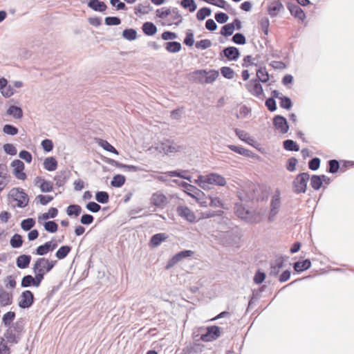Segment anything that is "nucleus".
I'll return each mask as SVG.
<instances>
[{"mask_svg":"<svg viewBox=\"0 0 354 354\" xmlns=\"http://www.w3.org/2000/svg\"><path fill=\"white\" fill-rule=\"evenodd\" d=\"M57 263L56 260L53 261L44 257H39L33 264L32 272L43 281L45 275L52 270Z\"/></svg>","mask_w":354,"mask_h":354,"instance_id":"f257e3e1","label":"nucleus"},{"mask_svg":"<svg viewBox=\"0 0 354 354\" xmlns=\"http://www.w3.org/2000/svg\"><path fill=\"white\" fill-rule=\"evenodd\" d=\"M218 76V72L216 70L207 71L205 69L196 70L190 74V79L199 84H212Z\"/></svg>","mask_w":354,"mask_h":354,"instance_id":"f03ea898","label":"nucleus"},{"mask_svg":"<svg viewBox=\"0 0 354 354\" xmlns=\"http://www.w3.org/2000/svg\"><path fill=\"white\" fill-rule=\"evenodd\" d=\"M310 179L308 172L297 174L292 183V192L296 194H304L307 189V184Z\"/></svg>","mask_w":354,"mask_h":354,"instance_id":"7ed1b4c3","label":"nucleus"},{"mask_svg":"<svg viewBox=\"0 0 354 354\" xmlns=\"http://www.w3.org/2000/svg\"><path fill=\"white\" fill-rule=\"evenodd\" d=\"M9 198L17 201V206L19 208L26 207L29 202L28 194L24 192L22 188L14 187L10 189L8 195Z\"/></svg>","mask_w":354,"mask_h":354,"instance_id":"20e7f679","label":"nucleus"},{"mask_svg":"<svg viewBox=\"0 0 354 354\" xmlns=\"http://www.w3.org/2000/svg\"><path fill=\"white\" fill-rule=\"evenodd\" d=\"M234 212L235 214L242 220H244L248 223H257V216L254 213L246 209L241 203H236L234 205Z\"/></svg>","mask_w":354,"mask_h":354,"instance_id":"39448f33","label":"nucleus"},{"mask_svg":"<svg viewBox=\"0 0 354 354\" xmlns=\"http://www.w3.org/2000/svg\"><path fill=\"white\" fill-rule=\"evenodd\" d=\"M155 149L160 153H164L166 155H169L170 153L183 151L184 149V147L178 145L173 141L167 140L165 142L158 144Z\"/></svg>","mask_w":354,"mask_h":354,"instance_id":"423d86ee","label":"nucleus"},{"mask_svg":"<svg viewBox=\"0 0 354 354\" xmlns=\"http://www.w3.org/2000/svg\"><path fill=\"white\" fill-rule=\"evenodd\" d=\"M199 180L203 183H209V185H215L218 186H225L226 185L225 178L216 173H211L205 176L200 175Z\"/></svg>","mask_w":354,"mask_h":354,"instance_id":"0eeeda50","label":"nucleus"},{"mask_svg":"<svg viewBox=\"0 0 354 354\" xmlns=\"http://www.w3.org/2000/svg\"><path fill=\"white\" fill-rule=\"evenodd\" d=\"M34 301L35 297L33 293L28 290H24L20 295L18 306L22 309L29 308L32 306Z\"/></svg>","mask_w":354,"mask_h":354,"instance_id":"6e6552de","label":"nucleus"},{"mask_svg":"<svg viewBox=\"0 0 354 354\" xmlns=\"http://www.w3.org/2000/svg\"><path fill=\"white\" fill-rule=\"evenodd\" d=\"M206 330V333L201 336L203 342H212L221 336V328L217 326H207Z\"/></svg>","mask_w":354,"mask_h":354,"instance_id":"1a4fd4ad","label":"nucleus"},{"mask_svg":"<svg viewBox=\"0 0 354 354\" xmlns=\"http://www.w3.org/2000/svg\"><path fill=\"white\" fill-rule=\"evenodd\" d=\"M194 254V252L192 250H185L176 253L174 256H173L167 262L165 268L167 270L170 269L174 267L176 264H177L179 261L183 260V259L192 257Z\"/></svg>","mask_w":354,"mask_h":354,"instance_id":"9d476101","label":"nucleus"},{"mask_svg":"<svg viewBox=\"0 0 354 354\" xmlns=\"http://www.w3.org/2000/svg\"><path fill=\"white\" fill-rule=\"evenodd\" d=\"M11 167H13V174L17 179L21 180L26 179L27 176L24 172L25 165L21 160L18 159L14 160L11 162Z\"/></svg>","mask_w":354,"mask_h":354,"instance_id":"9b49d317","label":"nucleus"},{"mask_svg":"<svg viewBox=\"0 0 354 354\" xmlns=\"http://www.w3.org/2000/svg\"><path fill=\"white\" fill-rule=\"evenodd\" d=\"M245 86L249 93L256 97H259L263 94V87L260 84L259 80H250L245 84Z\"/></svg>","mask_w":354,"mask_h":354,"instance_id":"f8f14e48","label":"nucleus"},{"mask_svg":"<svg viewBox=\"0 0 354 354\" xmlns=\"http://www.w3.org/2000/svg\"><path fill=\"white\" fill-rule=\"evenodd\" d=\"M273 125L281 133H286L289 130V126L285 117L277 115L273 118Z\"/></svg>","mask_w":354,"mask_h":354,"instance_id":"ddd939ff","label":"nucleus"},{"mask_svg":"<svg viewBox=\"0 0 354 354\" xmlns=\"http://www.w3.org/2000/svg\"><path fill=\"white\" fill-rule=\"evenodd\" d=\"M177 214L183 218L189 223H193L196 220L194 213L187 206L178 205L176 208Z\"/></svg>","mask_w":354,"mask_h":354,"instance_id":"4468645a","label":"nucleus"},{"mask_svg":"<svg viewBox=\"0 0 354 354\" xmlns=\"http://www.w3.org/2000/svg\"><path fill=\"white\" fill-rule=\"evenodd\" d=\"M41 281V279L36 274H35V277L27 274L21 279V286L22 288H28L30 286L39 287Z\"/></svg>","mask_w":354,"mask_h":354,"instance_id":"2eb2a0df","label":"nucleus"},{"mask_svg":"<svg viewBox=\"0 0 354 354\" xmlns=\"http://www.w3.org/2000/svg\"><path fill=\"white\" fill-rule=\"evenodd\" d=\"M180 185L185 189V192L189 196L194 198L201 199V196H205L204 193L199 189L186 182H180Z\"/></svg>","mask_w":354,"mask_h":354,"instance_id":"dca6fc26","label":"nucleus"},{"mask_svg":"<svg viewBox=\"0 0 354 354\" xmlns=\"http://www.w3.org/2000/svg\"><path fill=\"white\" fill-rule=\"evenodd\" d=\"M287 8L290 11L292 16L304 21L306 19V14L301 7L296 3L288 2L287 3Z\"/></svg>","mask_w":354,"mask_h":354,"instance_id":"f3484780","label":"nucleus"},{"mask_svg":"<svg viewBox=\"0 0 354 354\" xmlns=\"http://www.w3.org/2000/svg\"><path fill=\"white\" fill-rule=\"evenodd\" d=\"M283 10L284 7L280 0H274L268 5V13L271 17H277Z\"/></svg>","mask_w":354,"mask_h":354,"instance_id":"a211bd4d","label":"nucleus"},{"mask_svg":"<svg viewBox=\"0 0 354 354\" xmlns=\"http://www.w3.org/2000/svg\"><path fill=\"white\" fill-rule=\"evenodd\" d=\"M221 55L225 57L229 61H236L241 54L236 47L228 46L221 51Z\"/></svg>","mask_w":354,"mask_h":354,"instance_id":"6ab92c4d","label":"nucleus"},{"mask_svg":"<svg viewBox=\"0 0 354 354\" xmlns=\"http://www.w3.org/2000/svg\"><path fill=\"white\" fill-rule=\"evenodd\" d=\"M285 259L283 257H277L274 261L270 263V275L276 277L280 270L284 266Z\"/></svg>","mask_w":354,"mask_h":354,"instance_id":"aec40b11","label":"nucleus"},{"mask_svg":"<svg viewBox=\"0 0 354 354\" xmlns=\"http://www.w3.org/2000/svg\"><path fill=\"white\" fill-rule=\"evenodd\" d=\"M71 176V172L69 170L65 169L58 172L54 177L57 187L64 186Z\"/></svg>","mask_w":354,"mask_h":354,"instance_id":"412c9836","label":"nucleus"},{"mask_svg":"<svg viewBox=\"0 0 354 354\" xmlns=\"http://www.w3.org/2000/svg\"><path fill=\"white\" fill-rule=\"evenodd\" d=\"M12 293L8 292L0 286V307H5L12 304Z\"/></svg>","mask_w":354,"mask_h":354,"instance_id":"4be33fe9","label":"nucleus"},{"mask_svg":"<svg viewBox=\"0 0 354 354\" xmlns=\"http://www.w3.org/2000/svg\"><path fill=\"white\" fill-rule=\"evenodd\" d=\"M169 236L166 233H158L153 235L149 241V247L154 248L158 247L163 241L168 239Z\"/></svg>","mask_w":354,"mask_h":354,"instance_id":"5701e85b","label":"nucleus"},{"mask_svg":"<svg viewBox=\"0 0 354 354\" xmlns=\"http://www.w3.org/2000/svg\"><path fill=\"white\" fill-rule=\"evenodd\" d=\"M167 202V197L160 192L153 193L151 197V203L158 207H162Z\"/></svg>","mask_w":354,"mask_h":354,"instance_id":"b1692460","label":"nucleus"},{"mask_svg":"<svg viewBox=\"0 0 354 354\" xmlns=\"http://www.w3.org/2000/svg\"><path fill=\"white\" fill-rule=\"evenodd\" d=\"M108 162L113 166H115L120 169H124L127 171L136 172L141 170L139 167L130 165H125L113 159H109Z\"/></svg>","mask_w":354,"mask_h":354,"instance_id":"393cba45","label":"nucleus"},{"mask_svg":"<svg viewBox=\"0 0 354 354\" xmlns=\"http://www.w3.org/2000/svg\"><path fill=\"white\" fill-rule=\"evenodd\" d=\"M88 6L96 12H103L106 8V4L100 0H89L88 2Z\"/></svg>","mask_w":354,"mask_h":354,"instance_id":"a878e982","label":"nucleus"},{"mask_svg":"<svg viewBox=\"0 0 354 354\" xmlns=\"http://www.w3.org/2000/svg\"><path fill=\"white\" fill-rule=\"evenodd\" d=\"M31 261V256L28 254H21L17 258V266L21 269L28 268Z\"/></svg>","mask_w":354,"mask_h":354,"instance_id":"bb28decb","label":"nucleus"},{"mask_svg":"<svg viewBox=\"0 0 354 354\" xmlns=\"http://www.w3.org/2000/svg\"><path fill=\"white\" fill-rule=\"evenodd\" d=\"M142 30L147 36L154 35L158 30L156 26L150 21L145 22L142 26Z\"/></svg>","mask_w":354,"mask_h":354,"instance_id":"cd10ccee","label":"nucleus"},{"mask_svg":"<svg viewBox=\"0 0 354 354\" xmlns=\"http://www.w3.org/2000/svg\"><path fill=\"white\" fill-rule=\"evenodd\" d=\"M311 266V262L309 259H305L302 261H297L293 263V268L297 272H301L309 269Z\"/></svg>","mask_w":354,"mask_h":354,"instance_id":"c85d7f7f","label":"nucleus"},{"mask_svg":"<svg viewBox=\"0 0 354 354\" xmlns=\"http://www.w3.org/2000/svg\"><path fill=\"white\" fill-rule=\"evenodd\" d=\"M153 10L150 3L145 1L143 4H138L134 8V13L137 15L138 14L147 15Z\"/></svg>","mask_w":354,"mask_h":354,"instance_id":"c756f323","label":"nucleus"},{"mask_svg":"<svg viewBox=\"0 0 354 354\" xmlns=\"http://www.w3.org/2000/svg\"><path fill=\"white\" fill-rule=\"evenodd\" d=\"M44 167L49 171H55L57 168V161L54 157H48L44 161Z\"/></svg>","mask_w":354,"mask_h":354,"instance_id":"7c9ffc66","label":"nucleus"},{"mask_svg":"<svg viewBox=\"0 0 354 354\" xmlns=\"http://www.w3.org/2000/svg\"><path fill=\"white\" fill-rule=\"evenodd\" d=\"M225 239H227V244H233L236 243L237 240L240 239L239 233L238 230H234V229L232 231H228L225 233Z\"/></svg>","mask_w":354,"mask_h":354,"instance_id":"2f4dec72","label":"nucleus"},{"mask_svg":"<svg viewBox=\"0 0 354 354\" xmlns=\"http://www.w3.org/2000/svg\"><path fill=\"white\" fill-rule=\"evenodd\" d=\"M7 113L16 119H21L23 117V111L21 107L11 105L7 110Z\"/></svg>","mask_w":354,"mask_h":354,"instance_id":"473e14b6","label":"nucleus"},{"mask_svg":"<svg viewBox=\"0 0 354 354\" xmlns=\"http://www.w3.org/2000/svg\"><path fill=\"white\" fill-rule=\"evenodd\" d=\"M228 148L232 151L236 152L240 155L245 156L246 157L252 156V152L250 150L246 149L242 147L230 145H228Z\"/></svg>","mask_w":354,"mask_h":354,"instance_id":"72a5a7b5","label":"nucleus"},{"mask_svg":"<svg viewBox=\"0 0 354 354\" xmlns=\"http://www.w3.org/2000/svg\"><path fill=\"white\" fill-rule=\"evenodd\" d=\"M257 80H259V82L266 83L269 80V74L266 71V67H260L257 71Z\"/></svg>","mask_w":354,"mask_h":354,"instance_id":"f704fd0d","label":"nucleus"},{"mask_svg":"<svg viewBox=\"0 0 354 354\" xmlns=\"http://www.w3.org/2000/svg\"><path fill=\"white\" fill-rule=\"evenodd\" d=\"M126 181L125 176L122 174H116L111 181V185L113 187H121Z\"/></svg>","mask_w":354,"mask_h":354,"instance_id":"c9c22d12","label":"nucleus"},{"mask_svg":"<svg viewBox=\"0 0 354 354\" xmlns=\"http://www.w3.org/2000/svg\"><path fill=\"white\" fill-rule=\"evenodd\" d=\"M181 44L178 41H168L166 43V50L171 53H176L181 50Z\"/></svg>","mask_w":354,"mask_h":354,"instance_id":"e433bc0d","label":"nucleus"},{"mask_svg":"<svg viewBox=\"0 0 354 354\" xmlns=\"http://www.w3.org/2000/svg\"><path fill=\"white\" fill-rule=\"evenodd\" d=\"M283 148L289 151H298L299 150V146L292 140H286L283 142Z\"/></svg>","mask_w":354,"mask_h":354,"instance_id":"4c0bfd02","label":"nucleus"},{"mask_svg":"<svg viewBox=\"0 0 354 354\" xmlns=\"http://www.w3.org/2000/svg\"><path fill=\"white\" fill-rule=\"evenodd\" d=\"M71 250V247L69 245H62L61 246L55 253V257L58 259H64Z\"/></svg>","mask_w":354,"mask_h":354,"instance_id":"58836bf2","label":"nucleus"},{"mask_svg":"<svg viewBox=\"0 0 354 354\" xmlns=\"http://www.w3.org/2000/svg\"><path fill=\"white\" fill-rule=\"evenodd\" d=\"M122 37L128 40L133 41L137 38V31L134 28H127L122 32Z\"/></svg>","mask_w":354,"mask_h":354,"instance_id":"ea45409f","label":"nucleus"},{"mask_svg":"<svg viewBox=\"0 0 354 354\" xmlns=\"http://www.w3.org/2000/svg\"><path fill=\"white\" fill-rule=\"evenodd\" d=\"M16 314L13 311H9L5 313L2 317V323L5 326H10V324L14 321Z\"/></svg>","mask_w":354,"mask_h":354,"instance_id":"a19ab883","label":"nucleus"},{"mask_svg":"<svg viewBox=\"0 0 354 354\" xmlns=\"http://www.w3.org/2000/svg\"><path fill=\"white\" fill-rule=\"evenodd\" d=\"M82 212V207L79 205H70L66 209V213L69 216H78Z\"/></svg>","mask_w":354,"mask_h":354,"instance_id":"79ce46f5","label":"nucleus"},{"mask_svg":"<svg viewBox=\"0 0 354 354\" xmlns=\"http://www.w3.org/2000/svg\"><path fill=\"white\" fill-rule=\"evenodd\" d=\"M212 11L209 8L203 7L199 9L196 13V18L198 21H203L206 17L211 15Z\"/></svg>","mask_w":354,"mask_h":354,"instance_id":"37998d69","label":"nucleus"},{"mask_svg":"<svg viewBox=\"0 0 354 354\" xmlns=\"http://www.w3.org/2000/svg\"><path fill=\"white\" fill-rule=\"evenodd\" d=\"M95 199L100 203H107L109 200V194L104 191H98L95 193Z\"/></svg>","mask_w":354,"mask_h":354,"instance_id":"c03bdc74","label":"nucleus"},{"mask_svg":"<svg viewBox=\"0 0 354 354\" xmlns=\"http://www.w3.org/2000/svg\"><path fill=\"white\" fill-rule=\"evenodd\" d=\"M180 5L183 8L188 9L190 12H194L197 8L194 0H181Z\"/></svg>","mask_w":354,"mask_h":354,"instance_id":"a18cd8bd","label":"nucleus"},{"mask_svg":"<svg viewBox=\"0 0 354 354\" xmlns=\"http://www.w3.org/2000/svg\"><path fill=\"white\" fill-rule=\"evenodd\" d=\"M320 175H313L310 178V185L315 190L319 189L322 186Z\"/></svg>","mask_w":354,"mask_h":354,"instance_id":"49530a36","label":"nucleus"},{"mask_svg":"<svg viewBox=\"0 0 354 354\" xmlns=\"http://www.w3.org/2000/svg\"><path fill=\"white\" fill-rule=\"evenodd\" d=\"M50 242H46L44 244L38 246L35 250V254L39 256H44L50 251Z\"/></svg>","mask_w":354,"mask_h":354,"instance_id":"de8ad7c7","label":"nucleus"},{"mask_svg":"<svg viewBox=\"0 0 354 354\" xmlns=\"http://www.w3.org/2000/svg\"><path fill=\"white\" fill-rule=\"evenodd\" d=\"M10 245L13 248H19L23 244L22 236L19 234H15L10 239Z\"/></svg>","mask_w":354,"mask_h":354,"instance_id":"09e8293b","label":"nucleus"},{"mask_svg":"<svg viewBox=\"0 0 354 354\" xmlns=\"http://www.w3.org/2000/svg\"><path fill=\"white\" fill-rule=\"evenodd\" d=\"M234 29L235 26L234 24H227L221 28V34L225 37L231 36L233 34Z\"/></svg>","mask_w":354,"mask_h":354,"instance_id":"8fccbe9b","label":"nucleus"},{"mask_svg":"<svg viewBox=\"0 0 354 354\" xmlns=\"http://www.w3.org/2000/svg\"><path fill=\"white\" fill-rule=\"evenodd\" d=\"M98 143L104 150L117 155L118 154V150L106 140L100 139Z\"/></svg>","mask_w":354,"mask_h":354,"instance_id":"3c124183","label":"nucleus"},{"mask_svg":"<svg viewBox=\"0 0 354 354\" xmlns=\"http://www.w3.org/2000/svg\"><path fill=\"white\" fill-rule=\"evenodd\" d=\"M35 225V221L32 218L24 219L21 223V228L25 231L30 230Z\"/></svg>","mask_w":354,"mask_h":354,"instance_id":"603ef678","label":"nucleus"},{"mask_svg":"<svg viewBox=\"0 0 354 354\" xmlns=\"http://www.w3.org/2000/svg\"><path fill=\"white\" fill-rule=\"evenodd\" d=\"M185 172H186V171L174 170V171H170L167 172V174L170 177H179L180 178L191 181L192 176L184 175L183 173H185Z\"/></svg>","mask_w":354,"mask_h":354,"instance_id":"864d4df0","label":"nucleus"},{"mask_svg":"<svg viewBox=\"0 0 354 354\" xmlns=\"http://www.w3.org/2000/svg\"><path fill=\"white\" fill-rule=\"evenodd\" d=\"M281 206V198L279 192H277L272 197L270 208L279 209Z\"/></svg>","mask_w":354,"mask_h":354,"instance_id":"5fc2aeb1","label":"nucleus"},{"mask_svg":"<svg viewBox=\"0 0 354 354\" xmlns=\"http://www.w3.org/2000/svg\"><path fill=\"white\" fill-rule=\"evenodd\" d=\"M44 227L45 230L50 233H55L58 230V225L55 221H49L45 222Z\"/></svg>","mask_w":354,"mask_h":354,"instance_id":"6e6d98bb","label":"nucleus"},{"mask_svg":"<svg viewBox=\"0 0 354 354\" xmlns=\"http://www.w3.org/2000/svg\"><path fill=\"white\" fill-rule=\"evenodd\" d=\"M328 167L327 169V172L331 174H335L338 171L339 169V163L337 160H330L328 162Z\"/></svg>","mask_w":354,"mask_h":354,"instance_id":"4d7b16f0","label":"nucleus"},{"mask_svg":"<svg viewBox=\"0 0 354 354\" xmlns=\"http://www.w3.org/2000/svg\"><path fill=\"white\" fill-rule=\"evenodd\" d=\"M173 20L176 21L174 22V24L176 26H178L183 21V17L179 13V10L177 8H171V15Z\"/></svg>","mask_w":354,"mask_h":354,"instance_id":"13d9d810","label":"nucleus"},{"mask_svg":"<svg viewBox=\"0 0 354 354\" xmlns=\"http://www.w3.org/2000/svg\"><path fill=\"white\" fill-rule=\"evenodd\" d=\"M4 337L7 341L10 343H17L16 335L13 331V329L10 326L4 333Z\"/></svg>","mask_w":354,"mask_h":354,"instance_id":"bf43d9fd","label":"nucleus"},{"mask_svg":"<svg viewBox=\"0 0 354 354\" xmlns=\"http://www.w3.org/2000/svg\"><path fill=\"white\" fill-rule=\"evenodd\" d=\"M220 71L221 75L228 80H232L234 77V71L228 66H223Z\"/></svg>","mask_w":354,"mask_h":354,"instance_id":"052dcab7","label":"nucleus"},{"mask_svg":"<svg viewBox=\"0 0 354 354\" xmlns=\"http://www.w3.org/2000/svg\"><path fill=\"white\" fill-rule=\"evenodd\" d=\"M232 41L239 45H243L246 43V39L243 34L237 32L232 38Z\"/></svg>","mask_w":354,"mask_h":354,"instance_id":"680f3d73","label":"nucleus"},{"mask_svg":"<svg viewBox=\"0 0 354 354\" xmlns=\"http://www.w3.org/2000/svg\"><path fill=\"white\" fill-rule=\"evenodd\" d=\"M212 46V41L209 39H205L197 41L195 44V47L197 49L205 50Z\"/></svg>","mask_w":354,"mask_h":354,"instance_id":"e2e57ef3","label":"nucleus"},{"mask_svg":"<svg viewBox=\"0 0 354 354\" xmlns=\"http://www.w3.org/2000/svg\"><path fill=\"white\" fill-rule=\"evenodd\" d=\"M280 99V106L283 109L289 110L292 106V101L290 97L286 96H282Z\"/></svg>","mask_w":354,"mask_h":354,"instance_id":"0e129e2a","label":"nucleus"},{"mask_svg":"<svg viewBox=\"0 0 354 354\" xmlns=\"http://www.w3.org/2000/svg\"><path fill=\"white\" fill-rule=\"evenodd\" d=\"M3 131L6 134L15 136L18 133L19 130L17 127L12 124H5L3 128Z\"/></svg>","mask_w":354,"mask_h":354,"instance_id":"69168bd1","label":"nucleus"},{"mask_svg":"<svg viewBox=\"0 0 354 354\" xmlns=\"http://www.w3.org/2000/svg\"><path fill=\"white\" fill-rule=\"evenodd\" d=\"M298 162V160L295 157L290 158L286 163V168L288 171L292 172L296 170V165Z\"/></svg>","mask_w":354,"mask_h":354,"instance_id":"338daca9","label":"nucleus"},{"mask_svg":"<svg viewBox=\"0 0 354 354\" xmlns=\"http://www.w3.org/2000/svg\"><path fill=\"white\" fill-rule=\"evenodd\" d=\"M321 160L319 158H313L308 162V168L312 171H316L319 168Z\"/></svg>","mask_w":354,"mask_h":354,"instance_id":"774afa93","label":"nucleus"}]
</instances>
